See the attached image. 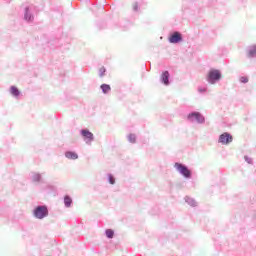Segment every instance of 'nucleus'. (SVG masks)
<instances>
[{
  "mask_svg": "<svg viewBox=\"0 0 256 256\" xmlns=\"http://www.w3.org/2000/svg\"><path fill=\"white\" fill-rule=\"evenodd\" d=\"M10 92L12 95H14V97H19V95H20L19 89H17V87H15V86H12L10 88Z\"/></svg>",
  "mask_w": 256,
  "mask_h": 256,
  "instance_id": "10",
  "label": "nucleus"
},
{
  "mask_svg": "<svg viewBox=\"0 0 256 256\" xmlns=\"http://www.w3.org/2000/svg\"><path fill=\"white\" fill-rule=\"evenodd\" d=\"M108 181L110 185H115V178L113 177V175L108 176Z\"/></svg>",
  "mask_w": 256,
  "mask_h": 256,
  "instance_id": "14",
  "label": "nucleus"
},
{
  "mask_svg": "<svg viewBox=\"0 0 256 256\" xmlns=\"http://www.w3.org/2000/svg\"><path fill=\"white\" fill-rule=\"evenodd\" d=\"M34 215L37 219H44V217H47V215H49V211L45 206H38L34 210Z\"/></svg>",
  "mask_w": 256,
  "mask_h": 256,
  "instance_id": "2",
  "label": "nucleus"
},
{
  "mask_svg": "<svg viewBox=\"0 0 256 256\" xmlns=\"http://www.w3.org/2000/svg\"><path fill=\"white\" fill-rule=\"evenodd\" d=\"M115 235V232L111 229L106 230V236L108 239H113V236Z\"/></svg>",
  "mask_w": 256,
  "mask_h": 256,
  "instance_id": "13",
  "label": "nucleus"
},
{
  "mask_svg": "<svg viewBox=\"0 0 256 256\" xmlns=\"http://www.w3.org/2000/svg\"><path fill=\"white\" fill-rule=\"evenodd\" d=\"M189 121H197V123H205V117L199 112H194L188 115Z\"/></svg>",
  "mask_w": 256,
  "mask_h": 256,
  "instance_id": "4",
  "label": "nucleus"
},
{
  "mask_svg": "<svg viewBox=\"0 0 256 256\" xmlns=\"http://www.w3.org/2000/svg\"><path fill=\"white\" fill-rule=\"evenodd\" d=\"M253 55H256V47L249 51V57H253Z\"/></svg>",
  "mask_w": 256,
  "mask_h": 256,
  "instance_id": "18",
  "label": "nucleus"
},
{
  "mask_svg": "<svg viewBox=\"0 0 256 256\" xmlns=\"http://www.w3.org/2000/svg\"><path fill=\"white\" fill-rule=\"evenodd\" d=\"M64 203L67 207H71V203H73V200L69 196H65Z\"/></svg>",
  "mask_w": 256,
  "mask_h": 256,
  "instance_id": "12",
  "label": "nucleus"
},
{
  "mask_svg": "<svg viewBox=\"0 0 256 256\" xmlns=\"http://www.w3.org/2000/svg\"><path fill=\"white\" fill-rule=\"evenodd\" d=\"M182 39L183 38L179 32H174L173 35L170 36L169 42L170 43H179Z\"/></svg>",
  "mask_w": 256,
  "mask_h": 256,
  "instance_id": "7",
  "label": "nucleus"
},
{
  "mask_svg": "<svg viewBox=\"0 0 256 256\" xmlns=\"http://www.w3.org/2000/svg\"><path fill=\"white\" fill-rule=\"evenodd\" d=\"M81 135L84 137L86 143H91V141H93V133L89 130H82Z\"/></svg>",
  "mask_w": 256,
  "mask_h": 256,
  "instance_id": "6",
  "label": "nucleus"
},
{
  "mask_svg": "<svg viewBox=\"0 0 256 256\" xmlns=\"http://www.w3.org/2000/svg\"><path fill=\"white\" fill-rule=\"evenodd\" d=\"M175 167L179 171V173H181V175H183L184 177H186L188 179H189V177H191V171L185 165L175 163Z\"/></svg>",
  "mask_w": 256,
  "mask_h": 256,
  "instance_id": "3",
  "label": "nucleus"
},
{
  "mask_svg": "<svg viewBox=\"0 0 256 256\" xmlns=\"http://www.w3.org/2000/svg\"><path fill=\"white\" fill-rule=\"evenodd\" d=\"M132 9L133 11H139V5L137 3H134Z\"/></svg>",
  "mask_w": 256,
  "mask_h": 256,
  "instance_id": "19",
  "label": "nucleus"
},
{
  "mask_svg": "<svg viewBox=\"0 0 256 256\" xmlns=\"http://www.w3.org/2000/svg\"><path fill=\"white\" fill-rule=\"evenodd\" d=\"M105 67H101L100 69H99V76L100 77H103V75H105Z\"/></svg>",
  "mask_w": 256,
  "mask_h": 256,
  "instance_id": "17",
  "label": "nucleus"
},
{
  "mask_svg": "<svg viewBox=\"0 0 256 256\" xmlns=\"http://www.w3.org/2000/svg\"><path fill=\"white\" fill-rule=\"evenodd\" d=\"M219 79H221V71L217 69H211L208 72L207 81H209L211 85H213L216 81H219Z\"/></svg>",
  "mask_w": 256,
  "mask_h": 256,
  "instance_id": "1",
  "label": "nucleus"
},
{
  "mask_svg": "<svg viewBox=\"0 0 256 256\" xmlns=\"http://www.w3.org/2000/svg\"><path fill=\"white\" fill-rule=\"evenodd\" d=\"M162 83H164V85H169V71H164L162 76Z\"/></svg>",
  "mask_w": 256,
  "mask_h": 256,
  "instance_id": "8",
  "label": "nucleus"
},
{
  "mask_svg": "<svg viewBox=\"0 0 256 256\" xmlns=\"http://www.w3.org/2000/svg\"><path fill=\"white\" fill-rule=\"evenodd\" d=\"M101 89L103 93H109V91H111V86H109V84H102Z\"/></svg>",
  "mask_w": 256,
  "mask_h": 256,
  "instance_id": "11",
  "label": "nucleus"
},
{
  "mask_svg": "<svg viewBox=\"0 0 256 256\" xmlns=\"http://www.w3.org/2000/svg\"><path fill=\"white\" fill-rule=\"evenodd\" d=\"M240 83H249V78L245 76L240 77Z\"/></svg>",
  "mask_w": 256,
  "mask_h": 256,
  "instance_id": "15",
  "label": "nucleus"
},
{
  "mask_svg": "<svg viewBox=\"0 0 256 256\" xmlns=\"http://www.w3.org/2000/svg\"><path fill=\"white\" fill-rule=\"evenodd\" d=\"M135 135L134 134H130L129 136H128V140L130 141V143H135Z\"/></svg>",
  "mask_w": 256,
  "mask_h": 256,
  "instance_id": "16",
  "label": "nucleus"
},
{
  "mask_svg": "<svg viewBox=\"0 0 256 256\" xmlns=\"http://www.w3.org/2000/svg\"><path fill=\"white\" fill-rule=\"evenodd\" d=\"M65 157H67V159H79V156L77 155V153L75 152H71V151H68L65 153Z\"/></svg>",
  "mask_w": 256,
  "mask_h": 256,
  "instance_id": "9",
  "label": "nucleus"
},
{
  "mask_svg": "<svg viewBox=\"0 0 256 256\" xmlns=\"http://www.w3.org/2000/svg\"><path fill=\"white\" fill-rule=\"evenodd\" d=\"M233 142V136L231 134L225 132L220 135L219 137V143H222V145H229V143Z\"/></svg>",
  "mask_w": 256,
  "mask_h": 256,
  "instance_id": "5",
  "label": "nucleus"
}]
</instances>
